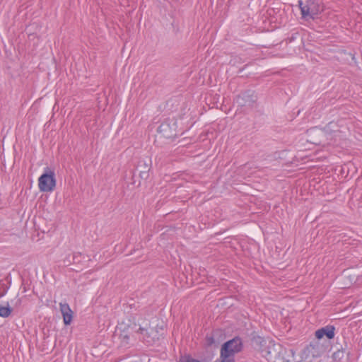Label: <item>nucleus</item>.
<instances>
[{
	"label": "nucleus",
	"instance_id": "1",
	"mask_svg": "<svg viewBox=\"0 0 362 362\" xmlns=\"http://www.w3.org/2000/svg\"><path fill=\"white\" fill-rule=\"evenodd\" d=\"M243 349L242 339L236 337L225 342L221 349L219 362H235V354L240 352ZM215 362H218L216 360Z\"/></svg>",
	"mask_w": 362,
	"mask_h": 362
},
{
	"label": "nucleus",
	"instance_id": "2",
	"mask_svg": "<svg viewBox=\"0 0 362 362\" xmlns=\"http://www.w3.org/2000/svg\"><path fill=\"white\" fill-rule=\"evenodd\" d=\"M302 18L306 21L314 20L322 11L320 6L313 0H308L305 4L299 1Z\"/></svg>",
	"mask_w": 362,
	"mask_h": 362
},
{
	"label": "nucleus",
	"instance_id": "3",
	"mask_svg": "<svg viewBox=\"0 0 362 362\" xmlns=\"http://www.w3.org/2000/svg\"><path fill=\"white\" fill-rule=\"evenodd\" d=\"M56 186L54 172L47 168L38 179V187L41 192H52Z\"/></svg>",
	"mask_w": 362,
	"mask_h": 362
},
{
	"label": "nucleus",
	"instance_id": "4",
	"mask_svg": "<svg viewBox=\"0 0 362 362\" xmlns=\"http://www.w3.org/2000/svg\"><path fill=\"white\" fill-rule=\"evenodd\" d=\"M135 332L141 334V339L148 345H151L159 339L158 332L154 328L140 326Z\"/></svg>",
	"mask_w": 362,
	"mask_h": 362
},
{
	"label": "nucleus",
	"instance_id": "5",
	"mask_svg": "<svg viewBox=\"0 0 362 362\" xmlns=\"http://www.w3.org/2000/svg\"><path fill=\"white\" fill-rule=\"evenodd\" d=\"M257 100V95L252 90H247L238 95L235 103L240 107H253Z\"/></svg>",
	"mask_w": 362,
	"mask_h": 362
},
{
	"label": "nucleus",
	"instance_id": "6",
	"mask_svg": "<svg viewBox=\"0 0 362 362\" xmlns=\"http://www.w3.org/2000/svg\"><path fill=\"white\" fill-rule=\"evenodd\" d=\"M158 132L165 138H172L176 136V121L165 120L158 128Z\"/></svg>",
	"mask_w": 362,
	"mask_h": 362
},
{
	"label": "nucleus",
	"instance_id": "7",
	"mask_svg": "<svg viewBox=\"0 0 362 362\" xmlns=\"http://www.w3.org/2000/svg\"><path fill=\"white\" fill-rule=\"evenodd\" d=\"M151 166L150 159H140L136 167L135 171L139 173L141 180H146L149 176V171Z\"/></svg>",
	"mask_w": 362,
	"mask_h": 362
},
{
	"label": "nucleus",
	"instance_id": "8",
	"mask_svg": "<svg viewBox=\"0 0 362 362\" xmlns=\"http://www.w3.org/2000/svg\"><path fill=\"white\" fill-rule=\"evenodd\" d=\"M335 327L333 325H327L323 327L315 332V337L317 339H321L326 337L328 339H332L334 337Z\"/></svg>",
	"mask_w": 362,
	"mask_h": 362
},
{
	"label": "nucleus",
	"instance_id": "9",
	"mask_svg": "<svg viewBox=\"0 0 362 362\" xmlns=\"http://www.w3.org/2000/svg\"><path fill=\"white\" fill-rule=\"evenodd\" d=\"M60 310L63 316L64 323L66 325H70L72 320L73 312L67 303H60Z\"/></svg>",
	"mask_w": 362,
	"mask_h": 362
},
{
	"label": "nucleus",
	"instance_id": "10",
	"mask_svg": "<svg viewBox=\"0 0 362 362\" xmlns=\"http://www.w3.org/2000/svg\"><path fill=\"white\" fill-rule=\"evenodd\" d=\"M136 325H134L133 327L128 326L126 329H123L119 334V339L121 344L122 346H127L129 344L130 336L132 334V331L136 327Z\"/></svg>",
	"mask_w": 362,
	"mask_h": 362
},
{
	"label": "nucleus",
	"instance_id": "11",
	"mask_svg": "<svg viewBox=\"0 0 362 362\" xmlns=\"http://www.w3.org/2000/svg\"><path fill=\"white\" fill-rule=\"evenodd\" d=\"M308 351L313 357L320 356L324 351L323 347L318 341H312L307 347Z\"/></svg>",
	"mask_w": 362,
	"mask_h": 362
},
{
	"label": "nucleus",
	"instance_id": "12",
	"mask_svg": "<svg viewBox=\"0 0 362 362\" xmlns=\"http://www.w3.org/2000/svg\"><path fill=\"white\" fill-rule=\"evenodd\" d=\"M337 125H336V124L334 122H331L325 127V130L324 131L321 130V129H310L309 131V133L310 134H317L318 136H322V135H324L326 133L336 132L337 131H335L334 129V128Z\"/></svg>",
	"mask_w": 362,
	"mask_h": 362
},
{
	"label": "nucleus",
	"instance_id": "13",
	"mask_svg": "<svg viewBox=\"0 0 362 362\" xmlns=\"http://www.w3.org/2000/svg\"><path fill=\"white\" fill-rule=\"evenodd\" d=\"M349 354V353L346 351V349L341 348L333 354L332 358L334 361H341L345 356L348 357Z\"/></svg>",
	"mask_w": 362,
	"mask_h": 362
},
{
	"label": "nucleus",
	"instance_id": "14",
	"mask_svg": "<svg viewBox=\"0 0 362 362\" xmlns=\"http://www.w3.org/2000/svg\"><path fill=\"white\" fill-rule=\"evenodd\" d=\"M12 312V309L8 306H2L0 305V317H7Z\"/></svg>",
	"mask_w": 362,
	"mask_h": 362
},
{
	"label": "nucleus",
	"instance_id": "15",
	"mask_svg": "<svg viewBox=\"0 0 362 362\" xmlns=\"http://www.w3.org/2000/svg\"><path fill=\"white\" fill-rule=\"evenodd\" d=\"M205 341H206V345L207 346H211L212 345L215 344L216 341L214 339V334H207L205 338Z\"/></svg>",
	"mask_w": 362,
	"mask_h": 362
},
{
	"label": "nucleus",
	"instance_id": "16",
	"mask_svg": "<svg viewBox=\"0 0 362 362\" xmlns=\"http://www.w3.org/2000/svg\"><path fill=\"white\" fill-rule=\"evenodd\" d=\"M179 362H200V361L192 358L189 356H182L180 358Z\"/></svg>",
	"mask_w": 362,
	"mask_h": 362
},
{
	"label": "nucleus",
	"instance_id": "17",
	"mask_svg": "<svg viewBox=\"0 0 362 362\" xmlns=\"http://www.w3.org/2000/svg\"><path fill=\"white\" fill-rule=\"evenodd\" d=\"M311 142L315 144H321V141L320 139L313 140V141H311Z\"/></svg>",
	"mask_w": 362,
	"mask_h": 362
}]
</instances>
